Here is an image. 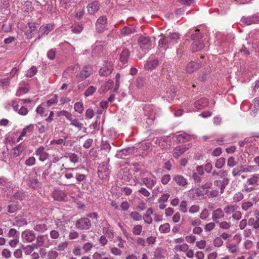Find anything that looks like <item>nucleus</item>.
Wrapping results in <instances>:
<instances>
[{"instance_id": "f257e3e1", "label": "nucleus", "mask_w": 259, "mask_h": 259, "mask_svg": "<svg viewBox=\"0 0 259 259\" xmlns=\"http://www.w3.org/2000/svg\"><path fill=\"white\" fill-rule=\"evenodd\" d=\"M180 38L178 33H169L167 36H163L158 41V49L161 51H165L167 49L171 48L177 44Z\"/></svg>"}, {"instance_id": "f03ea898", "label": "nucleus", "mask_w": 259, "mask_h": 259, "mask_svg": "<svg viewBox=\"0 0 259 259\" xmlns=\"http://www.w3.org/2000/svg\"><path fill=\"white\" fill-rule=\"evenodd\" d=\"M140 177L142 180V183L149 189H152L156 183V177L150 172L146 171L140 173Z\"/></svg>"}, {"instance_id": "7ed1b4c3", "label": "nucleus", "mask_w": 259, "mask_h": 259, "mask_svg": "<svg viewBox=\"0 0 259 259\" xmlns=\"http://www.w3.org/2000/svg\"><path fill=\"white\" fill-rule=\"evenodd\" d=\"M138 41L140 48L145 53L148 52L153 47L152 42L149 36L141 35L139 37Z\"/></svg>"}, {"instance_id": "20e7f679", "label": "nucleus", "mask_w": 259, "mask_h": 259, "mask_svg": "<svg viewBox=\"0 0 259 259\" xmlns=\"http://www.w3.org/2000/svg\"><path fill=\"white\" fill-rule=\"evenodd\" d=\"M259 174L252 175L250 178L247 179L245 187L247 192H250L255 189V187L258 185Z\"/></svg>"}, {"instance_id": "39448f33", "label": "nucleus", "mask_w": 259, "mask_h": 259, "mask_svg": "<svg viewBox=\"0 0 259 259\" xmlns=\"http://www.w3.org/2000/svg\"><path fill=\"white\" fill-rule=\"evenodd\" d=\"M118 53V55H119V63H118V65L122 67L127 62L130 52L126 48H120L116 50L115 53Z\"/></svg>"}, {"instance_id": "423d86ee", "label": "nucleus", "mask_w": 259, "mask_h": 259, "mask_svg": "<svg viewBox=\"0 0 259 259\" xmlns=\"http://www.w3.org/2000/svg\"><path fill=\"white\" fill-rule=\"evenodd\" d=\"M66 171L62 173V175L64 176V177L68 181L63 185H71V182H73V180L75 177V172L77 171L78 169L77 168H66Z\"/></svg>"}, {"instance_id": "0eeeda50", "label": "nucleus", "mask_w": 259, "mask_h": 259, "mask_svg": "<svg viewBox=\"0 0 259 259\" xmlns=\"http://www.w3.org/2000/svg\"><path fill=\"white\" fill-rule=\"evenodd\" d=\"M93 73V68L90 65L84 66L80 73L77 75V78L78 81H81L88 77H89Z\"/></svg>"}, {"instance_id": "6e6552de", "label": "nucleus", "mask_w": 259, "mask_h": 259, "mask_svg": "<svg viewBox=\"0 0 259 259\" xmlns=\"http://www.w3.org/2000/svg\"><path fill=\"white\" fill-rule=\"evenodd\" d=\"M75 226L77 229L88 230L91 226V222L88 218H82L76 222Z\"/></svg>"}, {"instance_id": "1a4fd4ad", "label": "nucleus", "mask_w": 259, "mask_h": 259, "mask_svg": "<svg viewBox=\"0 0 259 259\" xmlns=\"http://www.w3.org/2000/svg\"><path fill=\"white\" fill-rule=\"evenodd\" d=\"M104 42L102 41H96L92 48L91 54L93 57L99 56L102 53L104 50Z\"/></svg>"}, {"instance_id": "9d476101", "label": "nucleus", "mask_w": 259, "mask_h": 259, "mask_svg": "<svg viewBox=\"0 0 259 259\" xmlns=\"http://www.w3.org/2000/svg\"><path fill=\"white\" fill-rule=\"evenodd\" d=\"M113 67L111 62H105L103 66L99 70V74L101 76H107L111 73Z\"/></svg>"}, {"instance_id": "9b49d317", "label": "nucleus", "mask_w": 259, "mask_h": 259, "mask_svg": "<svg viewBox=\"0 0 259 259\" xmlns=\"http://www.w3.org/2000/svg\"><path fill=\"white\" fill-rule=\"evenodd\" d=\"M22 238L26 242H31L35 239L36 236L33 231L26 230L22 233Z\"/></svg>"}, {"instance_id": "f8f14e48", "label": "nucleus", "mask_w": 259, "mask_h": 259, "mask_svg": "<svg viewBox=\"0 0 259 259\" xmlns=\"http://www.w3.org/2000/svg\"><path fill=\"white\" fill-rule=\"evenodd\" d=\"M172 180L180 187H185L188 185L187 179L182 175H176L173 176Z\"/></svg>"}, {"instance_id": "ddd939ff", "label": "nucleus", "mask_w": 259, "mask_h": 259, "mask_svg": "<svg viewBox=\"0 0 259 259\" xmlns=\"http://www.w3.org/2000/svg\"><path fill=\"white\" fill-rule=\"evenodd\" d=\"M36 125L34 124H30L25 126L22 130L20 135L18 138L17 142H19L23 139V138L27 135L30 134L35 128Z\"/></svg>"}, {"instance_id": "4468645a", "label": "nucleus", "mask_w": 259, "mask_h": 259, "mask_svg": "<svg viewBox=\"0 0 259 259\" xmlns=\"http://www.w3.org/2000/svg\"><path fill=\"white\" fill-rule=\"evenodd\" d=\"M107 25L106 17H99L96 23L97 30L99 32H102L106 28Z\"/></svg>"}, {"instance_id": "2eb2a0df", "label": "nucleus", "mask_w": 259, "mask_h": 259, "mask_svg": "<svg viewBox=\"0 0 259 259\" xmlns=\"http://www.w3.org/2000/svg\"><path fill=\"white\" fill-rule=\"evenodd\" d=\"M158 61L150 57L144 65L145 69L146 70H152L155 68L158 65Z\"/></svg>"}, {"instance_id": "dca6fc26", "label": "nucleus", "mask_w": 259, "mask_h": 259, "mask_svg": "<svg viewBox=\"0 0 259 259\" xmlns=\"http://www.w3.org/2000/svg\"><path fill=\"white\" fill-rule=\"evenodd\" d=\"M28 90V84L24 81H21L19 84L18 89L16 93V95L17 96H21L22 95L27 93Z\"/></svg>"}, {"instance_id": "f3484780", "label": "nucleus", "mask_w": 259, "mask_h": 259, "mask_svg": "<svg viewBox=\"0 0 259 259\" xmlns=\"http://www.w3.org/2000/svg\"><path fill=\"white\" fill-rule=\"evenodd\" d=\"M189 147L186 145H181L176 147L173 151V156L176 158H178L182 154L186 152Z\"/></svg>"}, {"instance_id": "a211bd4d", "label": "nucleus", "mask_w": 259, "mask_h": 259, "mask_svg": "<svg viewBox=\"0 0 259 259\" xmlns=\"http://www.w3.org/2000/svg\"><path fill=\"white\" fill-rule=\"evenodd\" d=\"M228 183L229 180L226 178H224L222 181L215 180L214 182V186L220 189V193L221 194L224 193L225 188Z\"/></svg>"}, {"instance_id": "6ab92c4d", "label": "nucleus", "mask_w": 259, "mask_h": 259, "mask_svg": "<svg viewBox=\"0 0 259 259\" xmlns=\"http://www.w3.org/2000/svg\"><path fill=\"white\" fill-rule=\"evenodd\" d=\"M189 195L193 200L200 199L203 195L199 189H192L189 191Z\"/></svg>"}, {"instance_id": "aec40b11", "label": "nucleus", "mask_w": 259, "mask_h": 259, "mask_svg": "<svg viewBox=\"0 0 259 259\" xmlns=\"http://www.w3.org/2000/svg\"><path fill=\"white\" fill-rule=\"evenodd\" d=\"M88 13L90 15H93L99 9V3L97 1H95L89 4L87 6Z\"/></svg>"}, {"instance_id": "412c9836", "label": "nucleus", "mask_w": 259, "mask_h": 259, "mask_svg": "<svg viewBox=\"0 0 259 259\" xmlns=\"http://www.w3.org/2000/svg\"><path fill=\"white\" fill-rule=\"evenodd\" d=\"M134 152L133 148H127L123 149L120 151H117L116 154V157L118 158H123L124 156H126L132 154Z\"/></svg>"}, {"instance_id": "4be33fe9", "label": "nucleus", "mask_w": 259, "mask_h": 259, "mask_svg": "<svg viewBox=\"0 0 259 259\" xmlns=\"http://www.w3.org/2000/svg\"><path fill=\"white\" fill-rule=\"evenodd\" d=\"M208 105V100L205 98H202L194 103L195 108L198 110H200L203 108L207 107Z\"/></svg>"}, {"instance_id": "5701e85b", "label": "nucleus", "mask_w": 259, "mask_h": 259, "mask_svg": "<svg viewBox=\"0 0 259 259\" xmlns=\"http://www.w3.org/2000/svg\"><path fill=\"white\" fill-rule=\"evenodd\" d=\"M10 0H0V9L2 13L7 15L9 13V10L8 9L10 6Z\"/></svg>"}, {"instance_id": "b1692460", "label": "nucleus", "mask_w": 259, "mask_h": 259, "mask_svg": "<svg viewBox=\"0 0 259 259\" xmlns=\"http://www.w3.org/2000/svg\"><path fill=\"white\" fill-rule=\"evenodd\" d=\"M53 197L58 201H63L66 197L65 193L59 189H55L53 193Z\"/></svg>"}, {"instance_id": "393cba45", "label": "nucleus", "mask_w": 259, "mask_h": 259, "mask_svg": "<svg viewBox=\"0 0 259 259\" xmlns=\"http://www.w3.org/2000/svg\"><path fill=\"white\" fill-rule=\"evenodd\" d=\"M200 66L199 63L195 61H192L188 63L186 66V71L187 73H191L198 69Z\"/></svg>"}, {"instance_id": "a878e982", "label": "nucleus", "mask_w": 259, "mask_h": 259, "mask_svg": "<svg viewBox=\"0 0 259 259\" xmlns=\"http://www.w3.org/2000/svg\"><path fill=\"white\" fill-rule=\"evenodd\" d=\"M224 212L221 208H217L212 212V219L217 222L218 220L223 218L225 216Z\"/></svg>"}, {"instance_id": "bb28decb", "label": "nucleus", "mask_w": 259, "mask_h": 259, "mask_svg": "<svg viewBox=\"0 0 259 259\" xmlns=\"http://www.w3.org/2000/svg\"><path fill=\"white\" fill-rule=\"evenodd\" d=\"M204 47L203 42L202 40H195L191 45V50L192 52H197L201 50Z\"/></svg>"}, {"instance_id": "cd10ccee", "label": "nucleus", "mask_w": 259, "mask_h": 259, "mask_svg": "<svg viewBox=\"0 0 259 259\" xmlns=\"http://www.w3.org/2000/svg\"><path fill=\"white\" fill-rule=\"evenodd\" d=\"M153 213V210L152 208H148L146 213L144 215L143 219L144 220L145 222L147 223L148 224H151L152 223V218L151 217V214Z\"/></svg>"}, {"instance_id": "c85d7f7f", "label": "nucleus", "mask_w": 259, "mask_h": 259, "mask_svg": "<svg viewBox=\"0 0 259 259\" xmlns=\"http://www.w3.org/2000/svg\"><path fill=\"white\" fill-rule=\"evenodd\" d=\"M35 124L36 125L35 128L37 129L38 132L40 134L45 133L49 128L48 125L43 121L38 122L37 124Z\"/></svg>"}, {"instance_id": "c756f323", "label": "nucleus", "mask_w": 259, "mask_h": 259, "mask_svg": "<svg viewBox=\"0 0 259 259\" xmlns=\"http://www.w3.org/2000/svg\"><path fill=\"white\" fill-rule=\"evenodd\" d=\"M158 144L159 147L162 149H167L169 147V140L168 138H161L159 140Z\"/></svg>"}, {"instance_id": "7c9ffc66", "label": "nucleus", "mask_w": 259, "mask_h": 259, "mask_svg": "<svg viewBox=\"0 0 259 259\" xmlns=\"http://www.w3.org/2000/svg\"><path fill=\"white\" fill-rule=\"evenodd\" d=\"M33 229L36 231L43 233L48 230V227L44 223H36L34 225Z\"/></svg>"}, {"instance_id": "2f4dec72", "label": "nucleus", "mask_w": 259, "mask_h": 259, "mask_svg": "<svg viewBox=\"0 0 259 259\" xmlns=\"http://www.w3.org/2000/svg\"><path fill=\"white\" fill-rule=\"evenodd\" d=\"M226 247L231 253H236L239 251L238 245L233 243H228Z\"/></svg>"}, {"instance_id": "473e14b6", "label": "nucleus", "mask_w": 259, "mask_h": 259, "mask_svg": "<svg viewBox=\"0 0 259 259\" xmlns=\"http://www.w3.org/2000/svg\"><path fill=\"white\" fill-rule=\"evenodd\" d=\"M103 233L109 238H113L114 237L113 230L109 225H107V226L103 228Z\"/></svg>"}, {"instance_id": "72a5a7b5", "label": "nucleus", "mask_w": 259, "mask_h": 259, "mask_svg": "<svg viewBox=\"0 0 259 259\" xmlns=\"http://www.w3.org/2000/svg\"><path fill=\"white\" fill-rule=\"evenodd\" d=\"M258 17H242L241 19V22L246 25H251L252 23H255L257 21H258V20H257Z\"/></svg>"}, {"instance_id": "f704fd0d", "label": "nucleus", "mask_w": 259, "mask_h": 259, "mask_svg": "<svg viewBox=\"0 0 259 259\" xmlns=\"http://www.w3.org/2000/svg\"><path fill=\"white\" fill-rule=\"evenodd\" d=\"M54 28L52 24H48L46 26H42L40 28V32L41 33L48 34Z\"/></svg>"}, {"instance_id": "c9c22d12", "label": "nucleus", "mask_w": 259, "mask_h": 259, "mask_svg": "<svg viewBox=\"0 0 259 259\" xmlns=\"http://www.w3.org/2000/svg\"><path fill=\"white\" fill-rule=\"evenodd\" d=\"M97 88L94 85L89 86L84 92V96L88 97L93 95L97 91Z\"/></svg>"}, {"instance_id": "e433bc0d", "label": "nucleus", "mask_w": 259, "mask_h": 259, "mask_svg": "<svg viewBox=\"0 0 259 259\" xmlns=\"http://www.w3.org/2000/svg\"><path fill=\"white\" fill-rule=\"evenodd\" d=\"M238 209L239 207L236 205H229L224 208V211L227 214H230L235 212V211Z\"/></svg>"}, {"instance_id": "4c0bfd02", "label": "nucleus", "mask_w": 259, "mask_h": 259, "mask_svg": "<svg viewBox=\"0 0 259 259\" xmlns=\"http://www.w3.org/2000/svg\"><path fill=\"white\" fill-rule=\"evenodd\" d=\"M189 249V246L186 243L176 245L174 248L175 252H185Z\"/></svg>"}, {"instance_id": "58836bf2", "label": "nucleus", "mask_w": 259, "mask_h": 259, "mask_svg": "<svg viewBox=\"0 0 259 259\" xmlns=\"http://www.w3.org/2000/svg\"><path fill=\"white\" fill-rule=\"evenodd\" d=\"M135 31L136 29L135 28L125 26L121 30V33L122 35L125 36L133 33Z\"/></svg>"}, {"instance_id": "ea45409f", "label": "nucleus", "mask_w": 259, "mask_h": 259, "mask_svg": "<svg viewBox=\"0 0 259 259\" xmlns=\"http://www.w3.org/2000/svg\"><path fill=\"white\" fill-rule=\"evenodd\" d=\"M33 9V8L32 6V3L29 1L25 2L22 6V10L24 12H31Z\"/></svg>"}, {"instance_id": "a19ab883", "label": "nucleus", "mask_w": 259, "mask_h": 259, "mask_svg": "<svg viewBox=\"0 0 259 259\" xmlns=\"http://www.w3.org/2000/svg\"><path fill=\"white\" fill-rule=\"evenodd\" d=\"M36 112L41 117H45L48 115L47 111L43 107V104H41L36 108Z\"/></svg>"}, {"instance_id": "79ce46f5", "label": "nucleus", "mask_w": 259, "mask_h": 259, "mask_svg": "<svg viewBox=\"0 0 259 259\" xmlns=\"http://www.w3.org/2000/svg\"><path fill=\"white\" fill-rule=\"evenodd\" d=\"M70 125L77 127L79 130H81L83 127V124L80 122L77 118H71L70 120Z\"/></svg>"}, {"instance_id": "37998d69", "label": "nucleus", "mask_w": 259, "mask_h": 259, "mask_svg": "<svg viewBox=\"0 0 259 259\" xmlns=\"http://www.w3.org/2000/svg\"><path fill=\"white\" fill-rule=\"evenodd\" d=\"M67 139V137H65L63 139L53 140L51 141L50 144L51 145H55L56 144V145L65 146L66 145V142Z\"/></svg>"}, {"instance_id": "c03bdc74", "label": "nucleus", "mask_w": 259, "mask_h": 259, "mask_svg": "<svg viewBox=\"0 0 259 259\" xmlns=\"http://www.w3.org/2000/svg\"><path fill=\"white\" fill-rule=\"evenodd\" d=\"M58 102V96L56 94L51 95L50 99L47 100V104L48 106L50 107L53 105L56 104Z\"/></svg>"}, {"instance_id": "a18cd8bd", "label": "nucleus", "mask_w": 259, "mask_h": 259, "mask_svg": "<svg viewBox=\"0 0 259 259\" xmlns=\"http://www.w3.org/2000/svg\"><path fill=\"white\" fill-rule=\"evenodd\" d=\"M170 230V225L168 223L163 224L159 226V231L161 233H168Z\"/></svg>"}, {"instance_id": "49530a36", "label": "nucleus", "mask_w": 259, "mask_h": 259, "mask_svg": "<svg viewBox=\"0 0 259 259\" xmlns=\"http://www.w3.org/2000/svg\"><path fill=\"white\" fill-rule=\"evenodd\" d=\"M75 111L80 114L82 113L84 111L83 104L81 102H76L74 106Z\"/></svg>"}, {"instance_id": "de8ad7c7", "label": "nucleus", "mask_w": 259, "mask_h": 259, "mask_svg": "<svg viewBox=\"0 0 259 259\" xmlns=\"http://www.w3.org/2000/svg\"><path fill=\"white\" fill-rule=\"evenodd\" d=\"M75 178L77 183H80L81 182L85 180L87 178V176L84 174H80L77 171H75Z\"/></svg>"}, {"instance_id": "09e8293b", "label": "nucleus", "mask_w": 259, "mask_h": 259, "mask_svg": "<svg viewBox=\"0 0 259 259\" xmlns=\"http://www.w3.org/2000/svg\"><path fill=\"white\" fill-rule=\"evenodd\" d=\"M176 95V91L175 88L174 87L170 88L169 90L167 91L166 92V97L169 100H174Z\"/></svg>"}, {"instance_id": "8fccbe9b", "label": "nucleus", "mask_w": 259, "mask_h": 259, "mask_svg": "<svg viewBox=\"0 0 259 259\" xmlns=\"http://www.w3.org/2000/svg\"><path fill=\"white\" fill-rule=\"evenodd\" d=\"M248 224L254 229H258L259 228V218L255 220L254 218H251L248 220Z\"/></svg>"}, {"instance_id": "3c124183", "label": "nucleus", "mask_w": 259, "mask_h": 259, "mask_svg": "<svg viewBox=\"0 0 259 259\" xmlns=\"http://www.w3.org/2000/svg\"><path fill=\"white\" fill-rule=\"evenodd\" d=\"M82 24L80 23H77L72 26V31L74 33H79L82 31Z\"/></svg>"}, {"instance_id": "603ef678", "label": "nucleus", "mask_w": 259, "mask_h": 259, "mask_svg": "<svg viewBox=\"0 0 259 259\" xmlns=\"http://www.w3.org/2000/svg\"><path fill=\"white\" fill-rule=\"evenodd\" d=\"M188 202L186 200H183L180 203L179 207V209L183 213H186L188 211L187 209Z\"/></svg>"}, {"instance_id": "864d4df0", "label": "nucleus", "mask_w": 259, "mask_h": 259, "mask_svg": "<svg viewBox=\"0 0 259 259\" xmlns=\"http://www.w3.org/2000/svg\"><path fill=\"white\" fill-rule=\"evenodd\" d=\"M143 227L141 225H137L133 228V233L135 235H140L142 232Z\"/></svg>"}, {"instance_id": "5fc2aeb1", "label": "nucleus", "mask_w": 259, "mask_h": 259, "mask_svg": "<svg viewBox=\"0 0 259 259\" xmlns=\"http://www.w3.org/2000/svg\"><path fill=\"white\" fill-rule=\"evenodd\" d=\"M13 155L15 157H17L20 155V154L23 151V148L21 145H19L13 148Z\"/></svg>"}, {"instance_id": "6e6d98bb", "label": "nucleus", "mask_w": 259, "mask_h": 259, "mask_svg": "<svg viewBox=\"0 0 259 259\" xmlns=\"http://www.w3.org/2000/svg\"><path fill=\"white\" fill-rule=\"evenodd\" d=\"M37 71V70L36 67L32 66L30 69L27 70L26 73V76L28 77H31L36 74Z\"/></svg>"}, {"instance_id": "4d7b16f0", "label": "nucleus", "mask_w": 259, "mask_h": 259, "mask_svg": "<svg viewBox=\"0 0 259 259\" xmlns=\"http://www.w3.org/2000/svg\"><path fill=\"white\" fill-rule=\"evenodd\" d=\"M60 4L62 7L65 8H67L68 7L71 5V4L75 3L78 0H59Z\"/></svg>"}, {"instance_id": "13d9d810", "label": "nucleus", "mask_w": 259, "mask_h": 259, "mask_svg": "<svg viewBox=\"0 0 259 259\" xmlns=\"http://www.w3.org/2000/svg\"><path fill=\"white\" fill-rule=\"evenodd\" d=\"M178 139L179 142H183L188 141L190 139V136L186 133H182L178 136Z\"/></svg>"}, {"instance_id": "bf43d9fd", "label": "nucleus", "mask_w": 259, "mask_h": 259, "mask_svg": "<svg viewBox=\"0 0 259 259\" xmlns=\"http://www.w3.org/2000/svg\"><path fill=\"white\" fill-rule=\"evenodd\" d=\"M205 194L209 198H213L219 195V191L215 189H212L210 191L207 190Z\"/></svg>"}, {"instance_id": "052dcab7", "label": "nucleus", "mask_w": 259, "mask_h": 259, "mask_svg": "<svg viewBox=\"0 0 259 259\" xmlns=\"http://www.w3.org/2000/svg\"><path fill=\"white\" fill-rule=\"evenodd\" d=\"M58 116H64L68 120H70L72 117L71 114L66 110H62L57 113Z\"/></svg>"}, {"instance_id": "680f3d73", "label": "nucleus", "mask_w": 259, "mask_h": 259, "mask_svg": "<svg viewBox=\"0 0 259 259\" xmlns=\"http://www.w3.org/2000/svg\"><path fill=\"white\" fill-rule=\"evenodd\" d=\"M59 255L58 252L54 250H51L47 254L48 259H56Z\"/></svg>"}, {"instance_id": "e2e57ef3", "label": "nucleus", "mask_w": 259, "mask_h": 259, "mask_svg": "<svg viewBox=\"0 0 259 259\" xmlns=\"http://www.w3.org/2000/svg\"><path fill=\"white\" fill-rule=\"evenodd\" d=\"M225 163V159L223 157H221L217 160L215 166L218 168H221L224 166Z\"/></svg>"}, {"instance_id": "0e129e2a", "label": "nucleus", "mask_w": 259, "mask_h": 259, "mask_svg": "<svg viewBox=\"0 0 259 259\" xmlns=\"http://www.w3.org/2000/svg\"><path fill=\"white\" fill-rule=\"evenodd\" d=\"M243 166H238L234 168L232 172L233 177H236L237 176L240 175L242 172Z\"/></svg>"}, {"instance_id": "69168bd1", "label": "nucleus", "mask_w": 259, "mask_h": 259, "mask_svg": "<svg viewBox=\"0 0 259 259\" xmlns=\"http://www.w3.org/2000/svg\"><path fill=\"white\" fill-rule=\"evenodd\" d=\"M94 245L91 242H87L84 243L82 246V249L85 252H88L91 250L93 247Z\"/></svg>"}, {"instance_id": "338daca9", "label": "nucleus", "mask_w": 259, "mask_h": 259, "mask_svg": "<svg viewBox=\"0 0 259 259\" xmlns=\"http://www.w3.org/2000/svg\"><path fill=\"white\" fill-rule=\"evenodd\" d=\"M10 78H5L0 80V87L2 88H7L10 84Z\"/></svg>"}, {"instance_id": "774afa93", "label": "nucleus", "mask_w": 259, "mask_h": 259, "mask_svg": "<svg viewBox=\"0 0 259 259\" xmlns=\"http://www.w3.org/2000/svg\"><path fill=\"white\" fill-rule=\"evenodd\" d=\"M110 252L116 256L120 255L122 253V251L118 248L116 247H111L110 248Z\"/></svg>"}]
</instances>
